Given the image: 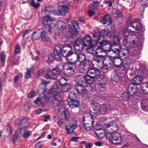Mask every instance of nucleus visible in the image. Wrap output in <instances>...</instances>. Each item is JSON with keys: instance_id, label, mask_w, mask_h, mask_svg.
I'll return each mask as SVG.
<instances>
[{"instance_id": "nucleus-50", "label": "nucleus", "mask_w": 148, "mask_h": 148, "mask_svg": "<svg viewBox=\"0 0 148 148\" xmlns=\"http://www.w3.org/2000/svg\"><path fill=\"white\" fill-rule=\"evenodd\" d=\"M21 131L20 130H17L16 132V134L14 135V138L12 139L13 143L14 144H15L16 141L17 140L18 135Z\"/></svg>"}, {"instance_id": "nucleus-33", "label": "nucleus", "mask_w": 148, "mask_h": 148, "mask_svg": "<svg viewBox=\"0 0 148 148\" xmlns=\"http://www.w3.org/2000/svg\"><path fill=\"white\" fill-rule=\"evenodd\" d=\"M54 20V18L50 16H46L44 17L43 21V23L45 25H49L50 22Z\"/></svg>"}, {"instance_id": "nucleus-43", "label": "nucleus", "mask_w": 148, "mask_h": 148, "mask_svg": "<svg viewBox=\"0 0 148 148\" xmlns=\"http://www.w3.org/2000/svg\"><path fill=\"white\" fill-rule=\"evenodd\" d=\"M99 108V106L98 105L94 104L92 105V106L91 107L90 110L92 113H95L98 111Z\"/></svg>"}, {"instance_id": "nucleus-45", "label": "nucleus", "mask_w": 148, "mask_h": 148, "mask_svg": "<svg viewBox=\"0 0 148 148\" xmlns=\"http://www.w3.org/2000/svg\"><path fill=\"white\" fill-rule=\"evenodd\" d=\"M69 100L71 101V100L75 99L77 95L73 91H72L70 92L69 95Z\"/></svg>"}, {"instance_id": "nucleus-2", "label": "nucleus", "mask_w": 148, "mask_h": 148, "mask_svg": "<svg viewBox=\"0 0 148 148\" xmlns=\"http://www.w3.org/2000/svg\"><path fill=\"white\" fill-rule=\"evenodd\" d=\"M113 61V58L110 56L107 59L104 56L97 55L93 58L92 63L94 67L97 69H110L112 66Z\"/></svg>"}, {"instance_id": "nucleus-5", "label": "nucleus", "mask_w": 148, "mask_h": 148, "mask_svg": "<svg viewBox=\"0 0 148 148\" xmlns=\"http://www.w3.org/2000/svg\"><path fill=\"white\" fill-rule=\"evenodd\" d=\"M92 44L90 36H87L83 40L80 38L76 39L74 45V48L76 51H81L83 49L84 46H90Z\"/></svg>"}, {"instance_id": "nucleus-38", "label": "nucleus", "mask_w": 148, "mask_h": 148, "mask_svg": "<svg viewBox=\"0 0 148 148\" xmlns=\"http://www.w3.org/2000/svg\"><path fill=\"white\" fill-rule=\"evenodd\" d=\"M45 12L46 13H53L55 11L54 8L53 6L50 5L45 6Z\"/></svg>"}, {"instance_id": "nucleus-19", "label": "nucleus", "mask_w": 148, "mask_h": 148, "mask_svg": "<svg viewBox=\"0 0 148 148\" xmlns=\"http://www.w3.org/2000/svg\"><path fill=\"white\" fill-rule=\"evenodd\" d=\"M110 33L109 30L107 28L105 29L102 30L100 32L99 34L98 33L95 32L93 34V36L96 38H100V37H102L103 38V37L107 35L109 36Z\"/></svg>"}, {"instance_id": "nucleus-15", "label": "nucleus", "mask_w": 148, "mask_h": 148, "mask_svg": "<svg viewBox=\"0 0 148 148\" xmlns=\"http://www.w3.org/2000/svg\"><path fill=\"white\" fill-rule=\"evenodd\" d=\"M69 4L67 2H65V4L59 6L58 9L61 15L64 16L68 12L69 9Z\"/></svg>"}, {"instance_id": "nucleus-64", "label": "nucleus", "mask_w": 148, "mask_h": 148, "mask_svg": "<svg viewBox=\"0 0 148 148\" xmlns=\"http://www.w3.org/2000/svg\"><path fill=\"white\" fill-rule=\"evenodd\" d=\"M112 122H109L108 123H106L105 125V126L107 128H109L110 127H112Z\"/></svg>"}, {"instance_id": "nucleus-55", "label": "nucleus", "mask_w": 148, "mask_h": 148, "mask_svg": "<svg viewBox=\"0 0 148 148\" xmlns=\"http://www.w3.org/2000/svg\"><path fill=\"white\" fill-rule=\"evenodd\" d=\"M32 70L31 68H29L27 69V71L25 73V78L26 79H28L29 78L31 75V71Z\"/></svg>"}, {"instance_id": "nucleus-49", "label": "nucleus", "mask_w": 148, "mask_h": 148, "mask_svg": "<svg viewBox=\"0 0 148 148\" xmlns=\"http://www.w3.org/2000/svg\"><path fill=\"white\" fill-rule=\"evenodd\" d=\"M45 70L44 69H41L39 70L37 73L36 77L38 78L40 76H42L45 73Z\"/></svg>"}, {"instance_id": "nucleus-18", "label": "nucleus", "mask_w": 148, "mask_h": 148, "mask_svg": "<svg viewBox=\"0 0 148 148\" xmlns=\"http://www.w3.org/2000/svg\"><path fill=\"white\" fill-rule=\"evenodd\" d=\"M69 28L74 31V35L77 36L79 27L78 25V23L77 21H73L71 22V24L68 25Z\"/></svg>"}, {"instance_id": "nucleus-42", "label": "nucleus", "mask_w": 148, "mask_h": 148, "mask_svg": "<svg viewBox=\"0 0 148 148\" xmlns=\"http://www.w3.org/2000/svg\"><path fill=\"white\" fill-rule=\"evenodd\" d=\"M40 37V34L38 32H34L32 35V40H37Z\"/></svg>"}, {"instance_id": "nucleus-36", "label": "nucleus", "mask_w": 148, "mask_h": 148, "mask_svg": "<svg viewBox=\"0 0 148 148\" xmlns=\"http://www.w3.org/2000/svg\"><path fill=\"white\" fill-rule=\"evenodd\" d=\"M100 38H98L97 39V41L96 43L97 46L103 47L105 45H107L109 43V42L106 40H103L101 41H99Z\"/></svg>"}, {"instance_id": "nucleus-24", "label": "nucleus", "mask_w": 148, "mask_h": 148, "mask_svg": "<svg viewBox=\"0 0 148 148\" xmlns=\"http://www.w3.org/2000/svg\"><path fill=\"white\" fill-rule=\"evenodd\" d=\"M85 117L83 116L82 120V126L86 130L90 131L92 129V127L93 126L94 121L93 120H92L91 121V125H90L88 123H86L84 122L86 121L85 120Z\"/></svg>"}, {"instance_id": "nucleus-9", "label": "nucleus", "mask_w": 148, "mask_h": 148, "mask_svg": "<svg viewBox=\"0 0 148 148\" xmlns=\"http://www.w3.org/2000/svg\"><path fill=\"white\" fill-rule=\"evenodd\" d=\"M108 137L109 141L116 145H120L122 142L121 136L118 132L110 134Z\"/></svg>"}, {"instance_id": "nucleus-40", "label": "nucleus", "mask_w": 148, "mask_h": 148, "mask_svg": "<svg viewBox=\"0 0 148 148\" xmlns=\"http://www.w3.org/2000/svg\"><path fill=\"white\" fill-rule=\"evenodd\" d=\"M95 79L93 77H91L90 76L88 75L87 74V75L84 77V82H86L89 84L92 83Z\"/></svg>"}, {"instance_id": "nucleus-35", "label": "nucleus", "mask_w": 148, "mask_h": 148, "mask_svg": "<svg viewBox=\"0 0 148 148\" xmlns=\"http://www.w3.org/2000/svg\"><path fill=\"white\" fill-rule=\"evenodd\" d=\"M85 76L83 75H79L75 76V80L76 82H84Z\"/></svg>"}, {"instance_id": "nucleus-12", "label": "nucleus", "mask_w": 148, "mask_h": 148, "mask_svg": "<svg viewBox=\"0 0 148 148\" xmlns=\"http://www.w3.org/2000/svg\"><path fill=\"white\" fill-rule=\"evenodd\" d=\"M61 72V69L56 67L53 68L51 71H48L45 75L46 78L48 79H55Z\"/></svg>"}, {"instance_id": "nucleus-22", "label": "nucleus", "mask_w": 148, "mask_h": 148, "mask_svg": "<svg viewBox=\"0 0 148 148\" xmlns=\"http://www.w3.org/2000/svg\"><path fill=\"white\" fill-rule=\"evenodd\" d=\"M49 32L51 35H53V34L57 35L58 34L57 31L58 30L55 23H52L49 25Z\"/></svg>"}, {"instance_id": "nucleus-57", "label": "nucleus", "mask_w": 148, "mask_h": 148, "mask_svg": "<svg viewBox=\"0 0 148 148\" xmlns=\"http://www.w3.org/2000/svg\"><path fill=\"white\" fill-rule=\"evenodd\" d=\"M21 47L19 45H17L15 48L14 53L18 54L20 53Z\"/></svg>"}, {"instance_id": "nucleus-52", "label": "nucleus", "mask_w": 148, "mask_h": 148, "mask_svg": "<svg viewBox=\"0 0 148 148\" xmlns=\"http://www.w3.org/2000/svg\"><path fill=\"white\" fill-rule=\"evenodd\" d=\"M115 17H121L123 16V14L119 10H116L114 13Z\"/></svg>"}, {"instance_id": "nucleus-10", "label": "nucleus", "mask_w": 148, "mask_h": 148, "mask_svg": "<svg viewBox=\"0 0 148 148\" xmlns=\"http://www.w3.org/2000/svg\"><path fill=\"white\" fill-rule=\"evenodd\" d=\"M131 28H133L136 31L145 30L144 29L145 26H143V24L139 22V19L138 18L135 19L132 21V25L129 26L127 30L129 32H134V31L132 30L131 29Z\"/></svg>"}, {"instance_id": "nucleus-29", "label": "nucleus", "mask_w": 148, "mask_h": 148, "mask_svg": "<svg viewBox=\"0 0 148 148\" xmlns=\"http://www.w3.org/2000/svg\"><path fill=\"white\" fill-rule=\"evenodd\" d=\"M99 111L101 113L104 114L105 112L110 109V107L109 105L103 104L100 105Z\"/></svg>"}, {"instance_id": "nucleus-30", "label": "nucleus", "mask_w": 148, "mask_h": 148, "mask_svg": "<svg viewBox=\"0 0 148 148\" xmlns=\"http://www.w3.org/2000/svg\"><path fill=\"white\" fill-rule=\"evenodd\" d=\"M48 83L45 81H42L40 84L38 89V92L40 93H43L45 91V88Z\"/></svg>"}, {"instance_id": "nucleus-14", "label": "nucleus", "mask_w": 148, "mask_h": 148, "mask_svg": "<svg viewBox=\"0 0 148 148\" xmlns=\"http://www.w3.org/2000/svg\"><path fill=\"white\" fill-rule=\"evenodd\" d=\"M67 80V79L65 77L62 78L59 80L58 82L61 86L60 89L58 87L56 88L55 86H53L52 87H53L55 89L58 88L59 89V91L60 90L62 92L66 91L70 87L69 84L66 83Z\"/></svg>"}, {"instance_id": "nucleus-51", "label": "nucleus", "mask_w": 148, "mask_h": 148, "mask_svg": "<svg viewBox=\"0 0 148 148\" xmlns=\"http://www.w3.org/2000/svg\"><path fill=\"white\" fill-rule=\"evenodd\" d=\"M48 63H51L54 60L53 56L52 54H49V55L47 57V58L46 59Z\"/></svg>"}, {"instance_id": "nucleus-32", "label": "nucleus", "mask_w": 148, "mask_h": 148, "mask_svg": "<svg viewBox=\"0 0 148 148\" xmlns=\"http://www.w3.org/2000/svg\"><path fill=\"white\" fill-rule=\"evenodd\" d=\"M90 63L88 60H84L80 63V66L83 69L86 70L89 69L90 67Z\"/></svg>"}, {"instance_id": "nucleus-46", "label": "nucleus", "mask_w": 148, "mask_h": 148, "mask_svg": "<svg viewBox=\"0 0 148 148\" xmlns=\"http://www.w3.org/2000/svg\"><path fill=\"white\" fill-rule=\"evenodd\" d=\"M130 95L129 93L127 92H124L122 94L121 97L123 100L127 101L129 99Z\"/></svg>"}, {"instance_id": "nucleus-44", "label": "nucleus", "mask_w": 148, "mask_h": 148, "mask_svg": "<svg viewBox=\"0 0 148 148\" xmlns=\"http://www.w3.org/2000/svg\"><path fill=\"white\" fill-rule=\"evenodd\" d=\"M95 7L92 6V8L90 7H89V10L88 12V15L89 17H92L95 14Z\"/></svg>"}, {"instance_id": "nucleus-16", "label": "nucleus", "mask_w": 148, "mask_h": 148, "mask_svg": "<svg viewBox=\"0 0 148 148\" xmlns=\"http://www.w3.org/2000/svg\"><path fill=\"white\" fill-rule=\"evenodd\" d=\"M73 56L76 58L77 59L76 60L74 61V63H76L77 61H79L81 63L86 59V55L82 53H78L77 52H74Z\"/></svg>"}, {"instance_id": "nucleus-27", "label": "nucleus", "mask_w": 148, "mask_h": 148, "mask_svg": "<svg viewBox=\"0 0 148 148\" xmlns=\"http://www.w3.org/2000/svg\"><path fill=\"white\" fill-rule=\"evenodd\" d=\"M68 101V105L71 108L79 107L80 106V103L79 101L75 99Z\"/></svg>"}, {"instance_id": "nucleus-4", "label": "nucleus", "mask_w": 148, "mask_h": 148, "mask_svg": "<svg viewBox=\"0 0 148 148\" xmlns=\"http://www.w3.org/2000/svg\"><path fill=\"white\" fill-rule=\"evenodd\" d=\"M113 60L114 65L119 69V76L122 77H125L129 68V63L125 60H122L119 57L113 59Z\"/></svg>"}, {"instance_id": "nucleus-34", "label": "nucleus", "mask_w": 148, "mask_h": 148, "mask_svg": "<svg viewBox=\"0 0 148 148\" xmlns=\"http://www.w3.org/2000/svg\"><path fill=\"white\" fill-rule=\"evenodd\" d=\"M45 34L46 32L45 31H43L41 32L40 36L41 39L44 42H50V38L47 37Z\"/></svg>"}, {"instance_id": "nucleus-31", "label": "nucleus", "mask_w": 148, "mask_h": 148, "mask_svg": "<svg viewBox=\"0 0 148 148\" xmlns=\"http://www.w3.org/2000/svg\"><path fill=\"white\" fill-rule=\"evenodd\" d=\"M65 128L67 132V134H73L74 133V130L77 127V125L73 124L69 127V125H65Z\"/></svg>"}, {"instance_id": "nucleus-17", "label": "nucleus", "mask_w": 148, "mask_h": 148, "mask_svg": "<svg viewBox=\"0 0 148 148\" xmlns=\"http://www.w3.org/2000/svg\"><path fill=\"white\" fill-rule=\"evenodd\" d=\"M100 128H98V125L96 126L95 127V130L97 131L95 132V134L99 139H101L103 138L105 135V132L102 129V126L100 125H99Z\"/></svg>"}, {"instance_id": "nucleus-54", "label": "nucleus", "mask_w": 148, "mask_h": 148, "mask_svg": "<svg viewBox=\"0 0 148 148\" xmlns=\"http://www.w3.org/2000/svg\"><path fill=\"white\" fill-rule=\"evenodd\" d=\"M1 62L2 64H3L5 62V56L3 53H1L0 54Z\"/></svg>"}, {"instance_id": "nucleus-7", "label": "nucleus", "mask_w": 148, "mask_h": 148, "mask_svg": "<svg viewBox=\"0 0 148 148\" xmlns=\"http://www.w3.org/2000/svg\"><path fill=\"white\" fill-rule=\"evenodd\" d=\"M66 60L68 62L70 63L71 64H64L63 65H62V67L63 69L64 74L68 76L74 74L75 70L71 66V64H73L74 65L75 63H74V62H71L73 60L72 59L70 60L69 59L67 58Z\"/></svg>"}, {"instance_id": "nucleus-20", "label": "nucleus", "mask_w": 148, "mask_h": 148, "mask_svg": "<svg viewBox=\"0 0 148 148\" xmlns=\"http://www.w3.org/2000/svg\"><path fill=\"white\" fill-rule=\"evenodd\" d=\"M75 88L78 92L81 94H84L85 95H87L86 92L87 91H89V86H88L86 89H85L82 84H78L75 86Z\"/></svg>"}, {"instance_id": "nucleus-56", "label": "nucleus", "mask_w": 148, "mask_h": 148, "mask_svg": "<svg viewBox=\"0 0 148 148\" xmlns=\"http://www.w3.org/2000/svg\"><path fill=\"white\" fill-rule=\"evenodd\" d=\"M31 134L30 131H27L25 132L23 134V137L24 138H26L28 137Z\"/></svg>"}, {"instance_id": "nucleus-37", "label": "nucleus", "mask_w": 148, "mask_h": 148, "mask_svg": "<svg viewBox=\"0 0 148 148\" xmlns=\"http://www.w3.org/2000/svg\"><path fill=\"white\" fill-rule=\"evenodd\" d=\"M58 27L62 31H65L66 29L65 23L62 20L59 21L58 22Z\"/></svg>"}, {"instance_id": "nucleus-6", "label": "nucleus", "mask_w": 148, "mask_h": 148, "mask_svg": "<svg viewBox=\"0 0 148 148\" xmlns=\"http://www.w3.org/2000/svg\"><path fill=\"white\" fill-rule=\"evenodd\" d=\"M59 90L58 88L55 89L53 87L50 92L53 96V98L51 101V104L54 107H59L62 106V102H60L59 101L60 97Z\"/></svg>"}, {"instance_id": "nucleus-11", "label": "nucleus", "mask_w": 148, "mask_h": 148, "mask_svg": "<svg viewBox=\"0 0 148 148\" xmlns=\"http://www.w3.org/2000/svg\"><path fill=\"white\" fill-rule=\"evenodd\" d=\"M96 78L98 81L95 85V88L96 89L99 90L101 92H103L105 90L106 79L102 76H99Z\"/></svg>"}, {"instance_id": "nucleus-23", "label": "nucleus", "mask_w": 148, "mask_h": 148, "mask_svg": "<svg viewBox=\"0 0 148 148\" xmlns=\"http://www.w3.org/2000/svg\"><path fill=\"white\" fill-rule=\"evenodd\" d=\"M112 21L111 18L110 16L108 14H106L103 17L101 22L103 25L106 27L110 24L111 23Z\"/></svg>"}, {"instance_id": "nucleus-62", "label": "nucleus", "mask_w": 148, "mask_h": 148, "mask_svg": "<svg viewBox=\"0 0 148 148\" xmlns=\"http://www.w3.org/2000/svg\"><path fill=\"white\" fill-rule=\"evenodd\" d=\"M112 127H113L115 130H117L119 127L118 124L114 121L112 122Z\"/></svg>"}, {"instance_id": "nucleus-28", "label": "nucleus", "mask_w": 148, "mask_h": 148, "mask_svg": "<svg viewBox=\"0 0 148 148\" xmlns=\"http://www.w3.org/2000/svg\"><path fill=\"white\" fill-rule=\"evenodd\" d=\"M141 106L144 111L148 110V99H143L140 102Z\"/></svg>"}, {"instance_id": "nucleus-60", "label": "nucleus", "mask_w": 148, "mask_h": 148, "mask_svg": "<svg viewBox=\"0 0 148 148\" xmlns=\"http://www.w3.org/2000/svg\"><path fill=\"white\" fill-rule=\"evenodd\" d=\"M35 96V92L33 90L31 91L28 94V97L30 98H32L34 97Z\"/></svg>"}, {"instance_id": "nucleus-48", "label": "nucleus", "mask_w": 148, "mask_h": 148, "mask_svg": "<svg viewBox=\"0 0 148 148\" xmlns=\"http://www.w3.org/2000/svg\"><path fill=\"white\" fill-rule=\"evenodd\" d=\"M95 46L93 45H91L90 47H89L87 49V52L90 53H94L95 52L96 49H95Z\"/></svg>"}, {"instance_id": "nucleus-41", "label": "nucleus", "mask_w": 148, "mask_h": 148, "mask_svg": "<svg viewBox=\"0 0 148 148\" xmlns=\"http://www.w3.org/2000/svg\"><path fill=\"white\" fill-rule=\"evenodd\" d=\"M128 90L131 95H134L137 90V87L136 86H129L128 88Z\"/></svg>"}, {"instance_id": "nucleus-39", "label": "nucleus", "mask_w": 148, "mask_h": 148, "mask_svg": "<svg viewBox=\"0 0 148 148\" xmlns=\"http://www.w3.org/2000/svg\"><path fill=\"white\" fill-rule=\"evenodd\" d=\"M98 47L95 50V52L97 54L99 53H106V51L110 52L111 51H109V49H104L102 48V46H97Z\"/></svg>"}, {"instance_id": "nucleus-1", "label": "nucleus", "mask_w": 148, "mask_h": 148, "mask_svg": "<svg viewBox=\"0 0 148 148\" xmlns=\"http://www.w3.org/2000/svg\"><path fill=\"white\" fill-rule=\"evenodd\" d=\"M123 43L125 46L124 52L131 55H135L138 53L136 49H134L132 46L133 45L140 46L141 44V42L139 40L137 36L135 35L129 34L127 36L124 37Z\"/></svg>"}, {"instance_id": "nucleus-63", "label": "nucleus", "mask_w": 148, "mask_h": 148, "mask_svg": "<svg viewBox=\"0 0 148 148\" xmlns=\"http://www.w3.org/2000/svg\"><path fill=\"white\" fill-rule=\"evenodd\" d=\"M140 2L143 5H148V0H141Z\"/></svg>"}, {"instance_id": "nucleus-3", "label": "nucleus", "mask_w": 148, "mask_h": 148, "mask_svg": "<svg viewBox=\"0 0 148 148\" xmlns=\"http://www.w3.org/2000/svg\"><path fill=\"white\" fill-rule=\"evenodd\" d=\"M55 58L57 61L61 60V55L66 58L72 55L74 52H72V49L70 46L62 47L61 45H56L53 50Z\"/></svg>"}, {"instance_id": "nucleus-21", "label": "nucleus", "mask_w": 148, "mask_h": 148, "mask_svg": "<svg viewBox=\"0 0 148 148\" xmlns=\"http://www.w3.org/2000/svg\"><path fill=\"white\" fill-rule=\"evenodd\" d=\"M87 71V74L90 76L95 79L99 76L100 74L99 72L93 68L89 69Z\"/></svg>"}, {"instance_id": "nucleus-59", "label": "nucleus", "mask_w": 148, "mask_h": 148, "mask_svg": "<svg viewBox=\"0 0 148 148\" xmlns=\"http://www.w3.org/2000/svg\"><path fill=\"white\" fill-rule=\"evenodd\" d=\"M93 4H91L90 7L92 8V7H95V9L99 5V3L98 1H93Z\"/></svg>"}, {"instance_id": "nucleus-25", "label": "nucleus", "mask_w": 148, "mask_h": 148, "mask_svg": "<svg viewBox=\"0 0 148 148\" xmlns=\"http://www.w3.org/2000/svg\"><path fill=\"white\" fill-rule=\"evenodd\" d=\"M58 112L62 116H64L66 121L68 120L70 116V114L68 110L65 108H62L59 110Z\"/></svg>"}, {"instance_id": "nucleus-8", "label": "nucleus", "mask_w": 148, "mask_h": 148, "mask_svg": "<svg viewBox=\"0 0 148 148\" xmlns=\"http://www.w3.org/2000/svg\"><path fill=\"white\" fill-rule=\"evenodd\" d=\"M147 71V69L145 67L140 66L139 69L136 71L135 73L138 76L134 77L133 79V84L135 85H138L140 84L143 80V78L140 75H143L145 74Z\"/></svg>"}, {"instance_id": "nucleus-26", "label": "nucleus", "mask_w": 148, "mask_h": 148, "mask_svg": "<svg viewBox=\"0 0 148 148\" xmlns=\"http://www.w3.org/2000/svg\"><path fill=\"white\" fill-rule=\"evenodd\" d=\"M27 121L28 119L27 118L23 117L21 121V124L20 125V126L21 127L20 129V131L27 129L28 128L27 124Z\"/></svg>"}, {"instance_id": "nucleus-53", "label": "nucleus", "mask_w": 148, "mask_h": 148, "mask_svg": "<svg viewBox=\"0 0 148 148\" xmlns=\"http://www.w3.org/2000/svg\"><path fill=\"white\" fill-rule=\"evenodd\" d=\"M30 3L32 6L35 8H38L40 5L39 3H35L34 1H31Z\"/></svg>"}, {"instance_id": "nucleus-58", "label": "nucleus", "mask_w": 148, "mask_h": 148, "mask_svg": "<svg viewBox=\"0 0 148 148\" xmlns=\"http://www.w3.org/2000/svg\"><path fill=\"white\" fill-rule=\"evenodd\" d=\"M34 102L36 104L39 103L42 104L43 102L41 98L40 97H38L36 100H35Z\"/></svg>"}, {"instance_id": "nucleus-61", "label": "nucleus", "mask_w": 148, "mask_h": 148, "mask_svg": "<svg viewBox=\"0 0 148 148\" xmlns=\"http://www.w3.org/2000/svg\"><path fill=\"white\" fill-rule=\"evenodd\" d=\"M32 104L31 102L29 101L26 103L25 106L24 108L25 109L27 108H30L32 107Z\"/></svg>"}, {"instance_id": "nucleus-47", "label": "nucleus", "mask_w": 148, "mask_h": 148, "mask_svg": "<svg viewBox=\"0 0 148 148\" xmlns=\"http://www.w3.org/2000/svg\"><path fill=\"white\" fill-rule=\"evenodd\" d=\"M141 87L142 90L145 93V91H146L148 88V82L142 84L141 85Z\"/></svg>"}, {"instance_id": "nucleus-13", "label": "nucleus", "mask_w": 148, "mask_h": 148, "mask_svg": "<svg viewBox=\"0 0 148 148\" xmlns=\"http://www.w3.org/2000/svg\"><path fill=\"white\" fill-rule=\"evenodd\" d=\"M113 40L114 43L113 44L111 48L110 49L109 51H112L115 54H119L120 52V49L118 48L115 47V46H119L120 48H121V46L119 44L120 40L119 37L117 36L113 35Z\"/></svg>"}]
</instances>
